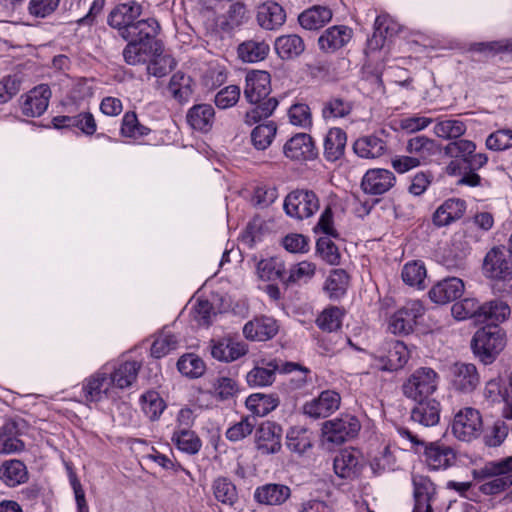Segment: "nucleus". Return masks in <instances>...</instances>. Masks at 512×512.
Wrapping results in <instances>:
<instances>
[{"instance_id":"nucleus-1","label":"nucleus","mask_w":512,"mask_h":512,"mask_svg":"<svg viewBox=\"0 0 512 512\" xmlns=\"http://www.w3.org/2000/svg\"><path fill=\"white\" fill-rule=\"evenodd\" d=\"M142 6L136 1L118 4L108 16V24L118 30L122 39L127 41L122 55L128 65L144 64L152 56L163 51L157 39L160 25L154 18L138 19Z\"/></svg>"},{"instance_id":"nucleus-2","label":"nucleus","mask_w":512,"mask_h":512,"mask_svg":"<svg viewBox=\"0 0 512 512\" xmlns=\"http://www.w3.org/2000/svg\"><path fill=\"white\" fill-rule=\"evenodd\" d=\"M243 93L246 101L255 105L244 116V122L249 126L270 117L278 106V100L275 97H269L271 77L266 71L253 70L248 72L245 77Z\"/></svg>"},{"instance_id":"nucleus-3","label":"nucleus","mask_w":512,"mask_h":512,"mask_svg":"<svg viewBox=\"0 0 512 512\" xmlns=\"http://www.w3.org/2000/svg\"><path fill=\"white\" fill-rule=\"evenodd\" d=\"M473 478L483 482L479 490L484 495H496L512 485V456L499 461H489L472 472Z\"/></svg>"},{"instance_id":"nucleus-4","label":"nucleus","mask_w":512,"mask_h":512,"mask_svg":"<svg viewBox=\"0 0 512 512\" xmlns=\"http://www.w3.org/2000/svg\"><path fill=\"white\" fill-rule=\"evenodd\" d=\"M505 346V333L498 325L476 331L471 341L473 353L485 364L491 363Z\"/></svg>"},{"instance_id":"nucleus-5","label":"nucleus","mask_w":512,"mask_h":512,"mask_svg":"<svg viewBox=\"0 0 512 512\" xmlns=\"http://www.w3.org/2000/svg\"><path fill=\"white\" fill-rule=\"evenodd\" d=\"M283 208L289 217L303 220L313 216L319 210L320 201L314 191L296 189L285 197Z\"/></svg>"},{"instance_id":"nucleus-6","label":"nucleus","mask_w":512,"mask_h":512,"mask_svg":"<svg viewBox=\"0 0 512 512\" xmlns=\"http://www.w3.org/2000/svg\"><path fill=\"white\" fill-rule=\"evenodd\" d=\"M439 376L430 367L416 369L404 382L403 393L412 400H421L434 393L438 387Z\"/></svg>"},{"instance_id":"nucleus-7","label":"nucleus","mask_w":512,"mask_h":512,"mask_svg":"<svg viewBox=\"0 0 512 512\" xmlns=\"http://www.w3.org/2000/svg\"><path fill=\"white\" fill-rule=\"evenodd\" d=\"M424 311V306L419 300L407 302L390 317L389 330L395 335H408L414 330Z\"/></svg>"},{"instance_id":"nucleus-8","label":"nucleus","mask_w":512,"mask_h":512,"mask_svg":"<svg viewBox=\"0 0 512 512\" xmlns=\"http://www.w3.org/2000/svg\"><path fill=\"white\" fill-rule=\"evenodd\" d=\"M444 154L450 158H460L467 167L482 168L488 162L485 153H476V144L467 139H459L444 147Z\"/></svg>"},{"instance_id":"nucleus-9","label":"nucleus","mask_w":512,"mask_h":512,"mask_svg":"<svg viewBox=\"0 0 512 512\" xmlns=\"http://www.w3.org/2000/svg\"><path fill=\"white\" fill-rule=\"evenodd\" d=\"M360 427L358 418H334L323 424V440L333 444H342L349 438L354 437L359 432Z\"/></svg>"},{"instance_id":"nucleus-10","label":"nucleus","mask_w":512,"mask_h":512,"mask_svg":"<svg viewBox=\"0 0 512 512\" xmlns=\"http://www.w3.org/2000/svg\"><path fill=\"white\" fill-rule=\"evenodd\" d=\"M449 378L452 388L462 393L475 390L480 380L476 366L464 362H456L450 366Z\"/></svg>"},{"instance_id":"nucleus-11","label":"nucleus","mask_w":512,"mask_h":512,"mask_svg":"<svg viewBox=\"0 0 512 512\" xmlns=\"http://www.w3.org/2000/svg\"><path fill=\"white\" fill-rule=\"evenodd\" d=\"M395 175L387 169H369L361 181V188L366 194L382 195L388 192L395 184Z\"/></svg>"},{"instance_id":"nucleus-12","label":"nucleus","mask_w":512,"mask_h":512,"mask_svg":"<svg viewBox=\"0 0 512 512\" xmlns=\"http://www.w3.org/2000/svg\"><path fill=\"white\" fill-rule=\"evenodd\" d=\"M465 291V284L458 277H447L432 286L430 299L437 304H447L460 298Z\"/></svg>"},{"instance_id":"nucleus-13","label":"nucleus","mask_w":512,"mask_h":512,"mask_svg":"<svg viewBox=\"0 0 512 512\" xmlns=\"http://www.w3.org/2000/svg\"><path fill=\"white\" fill-rule=\"evenodd\" d=\"M363 467L361 453L353 448H345L339 451L333 461V468L341 478H354L359 475Z\"/></svg>"},{"instance_id":"nucleus-14","label":"nucleus","mask_w":512,"mask_h":512,"mask_svg":"<svg viewBox=\"0 0 512 512\" xmlns=\"http://www.w3.org/2000/svg\"><path fill=\"white\" fill-rule=\"evenodd\" d=\"M51 90L47 84H40L31 89L21 104L22 113L27 117H39L48 108Z\"/></svg>"},{"instance_id":"nucleus-15","label":"nucleus","mask_w":512,"mask_h":512,"mask_svg":"<svg viewBox=\"0 0 512 512\" xmlns=\"http://www.w3.org/2000/svg\"><path fill=\"white\" fill-rule=\"evenodd\" d=\"M27 428L25 418H7L0 430V438H3L2 452L15 453L24 449V443L17 439Z\"/></svg>"},{"instance_id":"nucleus-16","label":"nucleus","mask_w":512,"mask_h":512,"mask_svg":"<svg viewBox=\"0 0 512 512\" xmlns=\"http://www.w3.org/2000/svg\"><path fill=\"white\" fill-rule=\"evenodd\" d=\"M256 444L262 454H274L281 449V428L265 421L256 430Z\"/></svg>"},{"instance_id":"nucleus-17","label":"nucleus","mask_w":512,"mask_h":512,"mask_svg":"<svg viewBox=\"0 0 512 512\" xmlns=\"http://www.w3.org/2000/svg\"><path fill=\"white\" fill-rule=\"evenodd\" d=\"M425 463L431 470H445L456 462L455 451L446 445L430 443L424 451Z\"/></svg>"},{"instance_id":"nucleus-18","label":"nucleus","mask_w":512,"mask_h":512,"mask_svg":"<svg viewBox=\"0 0 512 512\" xmlns=\"http://www.w3.org/2000/svg\"><path fill=\"white\" fill-rule=\"evenodd\" d=\"M284 154L292 160H311L317 156L314 142L310 135L299 133L284 145Z\"/></svg>"},{"instance_id":"nucleus-19","label":"nucleus","mask_w":512,"mask_h":512,"mask_svg":"<svg viewBox=\"0 0 512 512\" xmlns=\"http://www.w3.org/2000/svg\"><path fill=\"white\" fill-rule=\"evenodd\" d=\"M210 350L213 358L226 363L239 359L248 351L246 344L231 338L211 340Z\"/></svg>"},{"instance_id":"nucleus-20","label":"nucleus","mask_w":512,"mask_h":512,"mask_svg":"<svg viewBox=\"0 0 512 512\" xmlns=\"http://www.w3.org/2000/svg\"><path fill=\"white\" fill-rule=\"evenodd\" d=\"M279 330L277 321L272 317L262 316L247 322L243 334L253 341H267L273 338Z\"/></svg>"},{"instance_id":"nucleus-21","label":"nucleus","mask_w":512,"mask_h":512,"mask_svg":"<svg viewBox=\"0 0 512 512\" xmlns=\"http://www.w3.org/2000/svg\"><path fill=\"white\" fill-rule=\"evenodd\" d=\"M340 395L331 390L323 391L318 398L306 403L303 407L305 416H329L340 406Z\"/></svg>"},{"instance_id":"nucleus-22","label":"nucleus","mask_w":512,"mask_h":512,"mask_svg":"<svg viewBox=\"0 0 512 512\" xmlns=\"http://www.w3.org/2000/svg\"><path fill=\"white\" fill-rule=\"evenodd\" d=\"M512 268L503 248L495 246L485 255L482 265L483 275L490 281Z\"/></svg>"},{"instance_id":"nucleus-23","label":"nucleus","mask_w":512,"mask_h":512,"mask_svg":"<svg viewBox=\"0 0 512 512\" xmlns=\"http://www.w3.org/2000/svg\"><path fill=\"white\" fill-rule=\"evenodd\" d=\"M466 211V202L462 199L451 198L444 201L434 212L432 220L438 227H443L460 219Z\"/></svg>"},{"instance_id":"nucleus-24","label":"nucleus","mask_w":512,"mask_h":512,"mask_svg":"<svg viewBox=\"0 0 512 512\" xmlns=\"http://www.w3.org/2000/svg\"><path fill=\"white\" fill-rule=\"evenodd\" d=\"M351 37L352 30L347 26H333L319 37L318 45L322 51L332 53L345 46Z\"/></svg>"},{"instance_id":"nucleus-25","label":"nucleus","mask_w":512,"mask_h":512,"mask_svg":"<svg viewBox=\"0 0 512 512\" xmlns=\"http://www.w3.org/2000/svg\"><path fill=\"white\" fill-rule=\"evenodd\" d=\"M280 369L277 359H261L257 365L248 372L246 379L250 386H267L275 380V373Z\"/></svg>"},{"instance_id":"nucleus-26","label":"nucleus","mask_w":512,"mask_h":512,"mask_svg":"<svg viewBox=\"0 0 512 512\" xmlns=\"http://www.w3.org/2000/svg\"><path fill=\"white\" fill-rule=\"evenodd\" d=\"M291 495L288 486L277 483H268L256 488L254 499L256 502L265 505H281Z\"/></svg>"},{"instance_id":"nucleus-27","label":"nucleus","mask_w":512,"mask_h":512,"mask_svg":"<svg viewBox=\"0 0 512 512\" xmlns=\"http://www.w3.org/2000/svg\"><path fill=\"white\" fill-rule=\"evenodd\" d=\"M286 13L281 5L276 2L262 4L257 13L259 25L266 30H274L284 24Z\"/></svg>"},{"instance_id":"nucleus-28","label":"nucleus","mask_w":512,"mask_h":512,"mask_svg":"<svg viewBox=\"0 0 512 512\" xmlns=\"http://www.w3.org/2000/svg\"><path fill=\"white\" fill-rule=\"evenodd\" d=\"M387 149L386 142L376 135L360 137L353 144L354 152L365 159L379 158L387 152Z\"/></svg>"},{"instance_id":"nucleus-29","label":"nucleus","mask_w":512,"mask_h":512,"mask_svg":"<svg viewBox=\"0 0 512 512\" xmlns=\"http://www.w3.org/2000/svg\"><path fill=\"white\" fill-rule=\"evenodd\" d=\"M511 314V309L506 302L501 300H491L480 304V314L478 322H490L494 325L506 321Z\"/></svg>"},{"instance_id":"nucleus-30","label":"nucleus","mask_w":512,"mask_h":512,"mask_svg":"<svg viewBox=\"0 0 512 512\" xmlns=\"http://www.w3.org/2000/svg\"><path fill=\"white\" fill-rule=\"evenodd\" d=\"M286 445L291 452L306 455L313 446V433L305 427H293L287 433Z\"/></svg>"},{"instance_id":"nucleus-31","label":"nucleus","mask_w":512,"mask_h":512,"mask_svg":"<svg viewBox=\"0 0 512 512\" xmlns=\"http://www.w3.org/2000/svg\"><path fill=\"white\" fill-rule=\"evenodd\" d=\"M215 111L210 104H197L187 113V122L195 130L207 132L211 129Z\"/></svg>"},{"instance_id":"nucleus-32","label":"nucleus","mask_w":512,"mask_h":512,"mask_svg":"<svg viewBox=\"0 0 512 512\" xmlns=\"http://www.w3.org/2000/svg\"><path fill=\"white\" fill-rule=\"evenodd\" d=\"M332 19V11L326 6H313L303 11L298 21L306 30H317L325 26Z\"/></svg>"},{"instance_id":"nucleus-33","label":"nucleus","mask_w":512,"mask_h":512,"mask_svg":"<svg viewBox=\"0 0 512 512\" xmlns=\"http://www.w3.org/2000/svg\"><path fill=\"white\" fill-rule=\"evenodd\" d=\"M52 122L55 128L77 127L86 135H93L97 127L93 115L89 112L76 116H57Z\"/></svg>"},{"instance_id":"nucleus-34","label":"nucleus","mask_w":512,"mask_h":512,"mask_svg":"<svg viewBox=\"0 0 512 512\" xmlns=\"http://www.w3.org/2000/svg\"><path fill=\"white\" fill-rule=\"evenodd\" d=\"M482 426V418H454L451 430L457 439L470 442L480 435Z\"/></svg>"},{"instance_id":"nucleus-35","label":"nucleus","mask_w":512,"mask_h":512,"mask_svg":"<svg viewBox=\"0 0 512 512\" xmlns=\"http://www.w3.org/2000/svg\"><path fill=\"white\" fill-rule=\"evenodd\" d=\"M0 479L9 487H15L28 479L26 466L20 460L5 461L0 466Z\"/></svg>"},{"instance_id":"nucleus-36","label":"nucleus","mask_w":512,"mask_h":512,"mask_svg":"<svg viewBox=\"0 0 512 512\" xmlns=\"http://www.w3.org/2000/svg\"><path fill=\"white\" fill-rule=\"evenodd\" d=\"M346 133L340 128H332L324 140V155L328 161L338 160L344 153Z\"/></svg>"},{"instance_id":"nucleus-37","label":"nucleus","mask_w":512,"mask_h":512,"mask_svg":"<svg viewBox=\"0 0 512 512\" xmlns=\"http://www.w3.org/2000/svg\"><path fill=\"white\" fill-rule=\"evenodd\" d=\"M275 50L282 59H293L305 50L304 41L296 34L283 35L276 39Z\"/></svg>"},{"instance_id":"nucleus-38","label":"nucleus","mask_w":512,"mask_h":512,"mask_svg":"<svg viewBox=\"0 0 512 512\" xmlns=\"http://www.w3.org/2000/svg\"><path fill=\"white\" fill-rule=\"evenodd\" d=\"M407 152L414 158H419L420 163H426L428 159L438 151V145L433 139L425 136H416L407 142Z\"/></svg>"},{"instance_id":"nucleus-39","label":"nucleus","mask_w":512,"mask_h":512,"mask_svg":"<svg viewBox=\"0 0 512 512\" xmlns=\"http://www.w3.org/2000/svg\"><path fill=\"white\" fill-rule=\"evenodd\" d=\"M141 365L137 361H126L120 364L110 375L111 384L124 389L136 380Z\"/></svg>"},{"instance_id":"nucleus-40","label":"nucleus","mask_w":512,"mask_h":512,"mask_svg":"<svg viewBox=\"0 0 512 512\" xmlns=\"http://www.w3.org/2000/svg\"><path fill=\"white\" fill-rule=\"evenodd\" d=\"M237 52L242 61L254 63L266 58L269 45L264 41L247 40L238 46Z\"/></svg>"},{"instance_id":"nucleus-41","label":"nucleus","mask_w":512,"mask_h":512,"mask_svg":"<svg viewBox=\"0 0 512 512\" xmlns=\"http://www.w3.org/2000/svg\"><path fill=\"white\" fill-rule=\"evenodd\" d=\"M245 404L253 416H266L279 405V400L273 395L256 393L250 395Z\"/></svg>"},{"instance_id":"nucleus-42","label":"nucleus","mask_w":512,"mask_h":512,"mask_svg":"<svg viewBox=\"0 0 512 512\" xmlns=\"http://www.w3.org/2000/svg\"><path fill=\"white\" fill-rule=\"evenodd\" d=\"M257 271L262 280H286V268L284 262L278 257L261 260L258 263Z\"/></svg>"},{"instance_id":"nucleus-43","label":"nucleus","mask_w":512,"mask_h":512,"mask_svg":"<svg viewBox=\"0 0 512 512\" xmlns=\"http://www.w3.org/2000/svg\"><path fill=\"white\" fill-rule=\"evenodd\" d=\"M191 82V78L183 72L174 73L168 84L171 96L180 103L187 101L192 94Z\"/></svg>"},{"instance_id":"nucleus-44","label":"nucleus","mask_w":512,"mask_h":512,"mask_svg":"<svg viewBox=\"0 0 512 512\" xmlns=\"http://www.w3.org/2000/svg\"><path fill=\"white\" fill-rule=\"evenodd\" d=\"M212 489L215 498L225 505L233 506L238 500L236 486L226 477L215 479Z\"/></svg>"},{"instance_id":"nucleus-45","label":"nucleus","mask_w":512,"mask_h":512,"mask_svg":"<svg viewBox=\"0 0 512 512\" xmlns=\"http://www.w3.org/2000/svg\"><path fill=\"white\" fill-rule=\"evenodd\" d=\"M348 284L349 276L346 271L343 269H334L325 282V290L330 298L338 299L346 293Z\"/></svg>"},{"instance_id":"nucleus-46","label":"nucleus","mask_w":512,"mask_h":512,"mask_svg":"<svg viewBox=\"0 0 512 512\" xmlns=\"http://www.w3.org/2000/svg\"><path fill=\"white\" fill-rule=\"evenodd\" d=\"M451 314L456 320L474 319L478 322L480 303L475 298H464L455 302L451 307Z\"/></svg>"},{"instance_id":"nucleus-47","label":"nucleus","mask_w":512,"mask_h":512,"mask_svg":"<svg viewBox=\"0 0 512 512\" xmlns=\"http://www.w3.org/2000/svg\"><path fill=\"white\" fill-rule=\"evenodd\" d=\"M179 372L189 378H198L206 370L204 361L196 354L189 353L180 357L177 362Z\"/></svg>"},{"instance_id":"nucleus-48","label":"nucleus","mask_w":512,"mask_h":512,"mask_svg":"<svg viewBox=\"0 0 512 512\" xmlns=\"http://www.w3.org/2000/svg\"><path fill=\"white\" fill-rule=\"evenodd\" d=\"M277 132V127L273 121L256 126L251 132V141L258 150L268 148Z\"/></svg>"},{"instance_id":"nucleus-49","label":"nucleus","mask_w":512,"mask_h":512,"mask_svg":"<svg viewBox=\"0 0 512 512\" xmlns=\"http://www.w3.org/2000/svg\"><path fill=\"white\" fill-rule=\"evenodd\" d=\"M352 111V104L340 97H332L323 104L322 116L324 119L343 118Z\"/></svg>"},{"instance_id":"nucleus-50","label":"nucleus","mask_w":512,"mask_h":512,"mask_svg":"<svg viewBox=\"0 0 512 512\" xmlns=\"http://www.w3.org/2000/svg\"><path fill=\"white\" fill-rule=\"evenodd\" d=\"M172 440L179 450L191 455L198 453L202 446L200 438L193 431L186 429L175 432Z\"/></svg>"},{"instance_id":"nucleus-51","label":"nucleus","mask_w":512,"mask_h":512,"mask_svg":"<svg viewBox=\"0 0 512 512\" xmlns=\"http://www.w3.org/2000/svg\"><path fill=\"white\" fill-rule=\"evenodd\" d=\"M466 125L460 120L447 119L434 126V133L443 139H457L466 132Z\"/></svg>"},{"instance_id":"nucleus-52","label":"nucleus","mask_w":512,"mask_h":512,"mask_svg":"<svg viewBox=\"0 0 512 512\" xmlns=\"http://www.w3.org/2000/svg\"><path fill=\"white\" fill-rule=\"evenodd\" d=\"M412 483L414 500H434L436 488L428 477L419 474H413Z\"/></svg>"},{"instance_id":"nucleus-53","label":"nucleus","mask_w":512,"mask_h":512,"mask_svg":"<svg viewBox=\"0 0 512 512\" xmlns=\"http://www.w3.org/2000/svg\"><path fill=\"white\" fill-rule=\"evenodd\" d=\"M178 346L177 337L170 331H162L154 340L151 346V355L155 358H161Z\"/></svg>"},{"instance_id":"nucleus-54","label":"nucleus","mask_w":512,"mask_h":512,"mask_svg":"<svg viewBox=\"0 0 512 512\" xmlns=\"http://www.w3.org/2000/svg\"><path fill=\"white\" fill-rule=\"evenodd\" d=\"M110 384V378L108 379L105 374H96V376L90 377L84 386L86 399L90 401L100 400L102 393H107Z\"/></svg>"},{"instance_id":"nucleus-55","label":"nucleus","mask_w":512,"mask_h":512,"mask_svg":"<svg viewBox=\"0 0 512 512\" xmlns=\"http://www.w3.org/2000/svg\"><path fill=\"white\" fill-rule=\"evenodd\" d=\"M388 370L396 371L402 368L410 358L407 346L401 341H395L388 350Z\"/></svg>"},{"instance_id":"nucleus-56","label":"nucleus","mask_w":512,"mask_h":512,"mask_svg":"<svg viewBox=\"0 0 512 512\" xmlns=\"http://www.w3.org/2000/svg\"><path fill=\"white\" fill-rule=\"evenodd\" d=\"M401 276L406 284L420 287L426 277V268L424 264L419 261L407 263L402 269Z\"/></svg>"},{"instance_id":"nucleus-57","label":"nucleus","mask_w":512,"mask_h":512,"mask_svg":"<svg viewBox=\"0 0 512 512\" xmlns=\"http://www.w3.org/2000/svg\"><path fill=\"white\" fill-rule=\"evenodd\" d=\"M316 323L324 331H336L342 324V312L338 307L327 308L318 316Z\"/></svg>"},{"instance_id":"nucleus-58","label":"nucleus","mask_w":512,"mask_h":512,"mask_svg":"<svg viewBox=\"0 0 512 512\" xmlns=\"http://www.w3.org/2000/svg\"><path fill=\"white\" fill-rule=\"evenodd\" d=\"M470 50L484 53L486 55H496L502 52H512V41L511 38H509L499 41L473 43L470 46Z\"/></svg>"},{"instance_id":"nucleus-59","label":"nucleus","mask_w":512,"mask_h":512,"mask_svg":"<svg viewBox=\"0 0 512 512\" xmlns=\"http://www.w3.org/2000/svg\"><path fill=\"white\" fill-rule=\"evenodd\" d=\"M141 406L147 416H159L166 407L164 400L155 391H149L141 396Z\"/></svg>"},{"instance_id":"nucleus-60","label":"nucleus","mask_w":512,"mask_h":512,"mask_svg":"<svg viewBox=\"0 0 512 512\" xmlns=\"http://www.w3.org/2000/svg\"><path fill=\"white\" fill-rule=\"evenodd\" d=\"M485 144L489 150L493 151H502L512 147V130L500 129L491 133Z\"/></svg>"},{"instance_id":"nucleus-61","label":"nucleus","mask_w":512,"mask_h":512,"mask_svg":"<svg viewBox=\"0 0 512 512\" xmlns=\"http://www.w3.org/2000/svg\"><path fill=\"white\" fill-rule=\"evenodd\" d=\"M121 134L124 137L136 138L147 134V128L141 125L135 112H126L122 119Z\"/></svg>"},{"instance_id":"nucleus-62","label":"nucleus","mask_w":512,"mask_h":512,"mask_svg":"<svg viewBox=\"0 0 512 512\" xmlns=\"http://www.w3.org/2000/svg\"><path fill=\"white\" fill-rule=\"evenodd\" d=\"M65 467L68 474V479L70 485L73 489L78 512H88V505L85 499V492L82 488L80 480L78 479L72 465L70 463H65Z\"/></svg>"},{"instance_id":"nucleus-63","label":"nucleus","mask_w":512,"mask_h":512,"mask_svg":"<svg viewBox=\"0 0 512 512\" xmlns=\"http://www.w3.org/2000/svg\"><path fill=\"white\" fill-rule=\"evenodd\" d=\"M240 98V88L237 85H229L221 89L215 95V105L220 109L233 107Z\"/></svg>"},{"instance_id":"nucleus-64","label":"nucleus","mask_w":512,"mask_h":512,"mask_svg":"<svg viewBox=\"0 0 512 512\" xmlns=\"http://www.w3.org/2000/svg\"><path fill=\"white\" fill-rule=\"evenodd\" d=\"M316 248L321 257L329 264L336 265L340 261L337 246L328 237H321L316 243Z\"/></svg>"}]
</instances>
